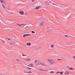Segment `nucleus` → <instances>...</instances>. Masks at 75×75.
Masks as SVG:
<instances>
[{"instance_id": "39", "label": "nucleus", "mask_w": 75, "mask_h": 75, "mask_svg": "<svg viewBox=\"0 0 75 75\" xmlns=\"http://www.w3.org/2000/svg\"><path fill=\"white\" fill-rule=\"evenodd\" d=\"M53 5H56V4H54V3H53Z\"/></svg>"}, {"instance_id": "43", "label": "nucleus", "mask_w": 75, "mask_h": 75, "mask_svg": "<svg viewBox=\"0 0 75 75\" xmlns=\"http://www.w3.org/2000/svg\"><path fill=\"white\" fill-rule=\"evenodd\" d=\"M23 56H25V55H24V54H23Z\"/></svg>"}, {"instance_id": "12", "label": "nucleus", "mask_w": 75, "mask_h": 75, "mask_svg": "<svg viewBox=\"0 0 75 75\" xmlns=\"http://www.w3.org/2000/svg\"><path fill=\"white\" fill-rule=\"evenodd\" d=\"M39 71H47L48 70H42L41 69H39Z\"/></svg>"}, {"instance_id": "27", "label": "nucleus", "mask_w": 75, "mask_h": 75, "mask_svg": "<svg viewBox=\"0 0 75 75\" xmlns=\"http://www.w3.org/2000/svg\"><path fill=\"white\" fill-rule=\"evenodd\" d=\"M60 72L59 71H57L56 72V74H60Z\"/></svg>"}, {"instance_id": "37", "label": "nucleus", "mask_w": 75, "mask_h": 75, "mask_svg": "<svg viewBox=\"0 0 75 75\" xmlns=\"http://www.w3.org/2000/svg\"><path fill=\"white\" fill-rule=\"evenodd\" d=\"M32 2H34V0H31Z\"/></svg>"}, {"instance_id": "8", "label": "nucleus", "mask_w": 75, "mask_h": 75, "mask_svg": "<svg viewBox=\"0 0 75 75\" xmlns=\"http://www.w3.org/2000/svg\"><path fill=\"white\" fill-rule=\"evenodd\" d=\"M41 64V65H42V66H44V67H45L46 66V65H45V64L42 63L41 62H40V65Z\"/></svg>"}, {"instance_id": "15", "label": "nucleus", "mask_w": 75, "mask_h": 75, "mask_svg": "<svg viewBox=\"0 0 75 75\" xmlns=\"http://www.w3.org/2000/svg\"><path fill=\"white\" fill-rule=\"evenodd\" d=\"M26 25L25 24H24V23L22 24V27H24Z\"/></svg>"}, {"instance_id": "30", "label": "nucleus", "mask_w": 75, "mask_h": 75, "mask_svg": "<svg viewBox=\"0 0 75 75\" xmlns=\"http://www.w3.org/2000/svg\"><path fill=\"white\" fill-rule=\"evenodd\" d=\"M60 74H61V75H62L63 74V72H60Z\"/></svg>"}, {"instance_id": "41", "label": "nucleus", "mask_w": 75, "mask_h": 75, "mask_svg": "<svg viewBox=\"0 0 75 75\" xmlns=\"http://www.w3.org/2000/svg\"><path fill=\"white\" fill-rule=\"evenodd\" d=\"M68 36L67 35H65V37H68Z\"/></svg>"}, {"instance_id": "22", "label": "nucleus", "mask_w": 75, "mask_h": 75, "mask_svg": "<svg viewBox=\"0 0 75 75\" xmlns=\"http://www.w3.org/2000/svg\"><path fill=\"white\" fill-rule=\"evenodd\" d=\"M35 33V32L34 31H32V34H34Z\"/></svg>"}, {"instance_id": "36", "label": "nucleus", "mask_w": 75, "mask_h": 75, "mask_svg": "<svg viewBox=\"0 0 75 75\" xmlns=\"http://www.w3.org/2000/svg\"><path fill=\"white\" fill-rule=\"evenodd\" d=\"M24 73H25L26 74H27V73H28V72L26 71H24Z\"/></svg>"}, {"instance_id": "42", "label": "nucleus", "mask_w": 75, "mask_h": 75, "mask_svg": "<svg viewBox=\"0 0 75 75\" xmlns=\"http://www.w3.org/2000/svg\"><path fill=\"white\" fill-rule=\"evenodd\" d=\"M8 40H10V39L9 38H8Z\"/></svg>"}, {"instance_id": "21", "label": "nucleus", "mask_w": 75, "mask_h": 75, "mask_svg": "<svg viewBox=\"0 0 75 75\" xmlns=\"http://www.w3.org/2000/svg\"><path fill=\"white\" fill-rule=\"evenodd\" d=\"M59 45H63L64 44H63V43L62 42H61V44H59Z\"/></svg>"}, {"instance_id": "14", "label": "nucleus", "mask_w": 75, "mask_h": 75, "mask_svg": "<svg viewBox=\"0 0 75 75\" xmlns=\"http://www.w3.org/2000/svg\"><path fill=\"white\" fill-rule=\"evenodd\" d=\"M27 45H28L30 46L31 45V43L30 42L27 43H26Z\"/></svg>"}, {"instance_id": "1", "label": "nucleus", "mask_w": 75, "mask_h": 75, "mask_svg": "<svg viewBox=\"0 0 75 75\" xmlns=\"http://www.w3.org/2000/svg\"><path fill=\"white\" fill-rule=\"evenodd\" d=\"M44 21L41 20L39 22V23L38 24L39 26L40 27H42L44 25Z\"/></svg>"}, {"instance_id": "13", "label": "nucleus", "mask_w": 75, "mask_h": 75, "mask_svg": "<svg viewBox=\"0 0 75 75\" xmlns=\"http://www.w3.org/2000/svg\"><path fill=\"white\" fill-rule=\"evenodd\" d=\"M69 74V72L66 71L65 73H64V74H67V75H68Z\"/></svg>"}, {"instance_id": "40", "label": "nucleus", "mask_w": 75, "mask_h": 75, "mask_svg": "<svg viewBox=\"0 0 75 75\" xmlns=\"http://www.w3.org/2000/svg\"><path fill=\"white\" fill-rule=\"evenodd\" d=\"M46 21H48V19H46Z\"/></svg>"}, {"instance_id": "16", "label": "nucleus", "mask_w": 75, "mask_h": 75, "mask_svg": "<svg viewBox=\"0 0 75 75\" xmlns=\"http://www.w3.org/2000/svg\"><path fill=\"white\" fill-rule=\"evenodd\" d=\"M69 69V70H74V69L72 67H70Z\"/></svg>"}, {"instance_id": "2", "label": "nucleus", "mask_w": 75, "mask_h": 75, "mask_svg": "<svg viewBox=\"0 0 75 75\" xmlns=\"http://www.w3.org/2000/svg\"><path fill=\"white\" fill-rule=\"evenodd\" d=\"M47 61L49 62L50 64L52 65V64H53L55 62L54 61L51 59H48L47 60Z\"/></svg>"}, {"instance_id": "26", "label": "nucleus", "mask_w": 75, "mask_h": 75, "mask_svg": "<svg viewBox=\"0 0 75 75\" xmlns=\"http://www.w3.org/2000/svg\"><path fill=\"white\" fill-rule=\"evenodd\" d=\"M28 14V13L27 12H26L25 13V16H27Z\"/></svg>"}, {"instance_id": "17", "label": "nucleus", "mask_w": 75, "mask_h": 75, "mask_svg": "<svg viewBox=\"0 0 75 75\" xmlns=\"http://www.w3.org/2000/svg\"><path fill=\"white\" fill-rule=\"evenodd\" d=\"M17 61H19L20 62H21V63H23V62L20 60L18 59H16Z\"/></svg>"}, {"instance_id": "20", "label": "nucleus", "mask_w": 75, "mask_h": 75, "mask_svg": "<svg viewBox=\"0 0 75 75\" xmlns=\"http://www.w3.org/2000/svg\"><path fill=\"white\" fill-rule=\"evenodd\" d=\"M2 43L4 44H6V42L4 41V40H2Z\"/></svg>"}, {"instance_id": "23", "label": "nucleus", "mask_w": 75, "mask_h": 75, "mask_svg": "<svg viewBox=\"0 0 75 75\" xmlns=\"http://www.w3.org/2000/svg\"><path fill=\"white\" fill-rule=\"evenodd\" d=\"M26 60H27V61H30V60H31V58H28L27 59H26Z\"/></svg>"}, {"instance_id": "6", "label": "nucleus", "mask_w": 75, "mask_h": 75, "mask_svg": "<svg viewBox=\"0 0 75 75\" xmlns=\"http://www.w3.org/2000/svg\"><path fill=\"white\" fill-rule=\"evenodd\" d=\"M41 61H38L37 63L36 64V65L38 66V65H40V63Z\"/></svg>"}, {"instance_id": "4", "label": "nucleus", "mask_w": 75, "mask_h": 75, "mask_svg": "<svg viewBox=\"0 0 75 75\" xmlns=\"http://www.w3.org/2000/svg\"><path fill=\"white\" fill-rule=\"evenodd\" d=\"M19 13L20 15L23 16V15H24V12L23 11H21L19 12Z\"/></svg>"}, {"instance_id": "38", "label": "nucleus", "mask_w": 75, "mask_h": 75, "mask_svg": "<svg viewBox=\"0 0 75 75\" xmlns=\"http://www.w3.org/2000/svg\"><path fill=\"white\" fill-rule=\"evenodd\" d=\"M73 58L74 59H75V56H73Z\"/></svg>"}, {"instance_id": "29", "label": "nucleus", "mask_w": 75, "mask_h": 75, "mask_svg": "<svg viewBox=\"0 0 75 75\" xmlns=\"http://www.w3.org/2000/svg\"><path fill=\"white\" fill-rule=\"evenodd\" d=\"M26 68L28 69H31L28 67H27Z\"/></svg>"}, {"instance_id": "18", "label": "nucleus", "mask_w": 75, "mask_h": 75, "mask_svg": "<svg viewBox=\"0 0 75 75\" xmlns=\"http://www.w3.org/2000/svg\"><path fill=\"white\" fill-rule=\"evenodd\" d=\"M2 7L4 9L5 8V6H4V5H3V4H2Z\"/></svg>"}, {"instance_id": "33", "label": "nucleus", "mask_w": 75, "mask_h": 75, "mask_svg": "<svg viewBox=\"0 0 75 75\" xmlns=\"http://www.w3.org/2000/svg\"><path fill=\"white\" fill-rule=\"evenodd\" d=\"M56 6H57V7H58V8L59 7V5H56Z\"/></svg>"}, {"instance_id": "24", "label": "nucleus", "mask_w": 75, "mask_h": 75, "mask_svg": "<svg viewBox=\"0 0 75 75\" xmlns=\"http://www.w3.org/2000/svg\"><path fill=\"white\" fill-rule=\"evenodd\" d=\"M35 64H37V62H38V61L37 60H35Z\"/></svg>"}, {"instance_id": "19", "label": "nucleus", "mask_w": 75, "mask_h": 75, "mask_svg": "<svg viewBox=\"0 0 75 75\" xmlns=\"http://www.w3.org/2000/svg\"><path fill=\"white\" fill-rule=\"evenodd\" d=\"M17 24L19 26V27H22V24H19L18 23H17Z\"/></svg>"}, {"instance_id": "7", "label": "nucleus", "mask_w": 75, "mask_h": 75, "mask_svg": "<svg viewBox=\"0 0 75 75\" xmlns=\"http://www.w3.org/2000/svg\"><path fill=\"white\" fill-rule=\"evenodd\" d=\"M0 3H3L4 4H6V2L3 0H0Z\"/></svg>"}, {"instance_id": "35", "label": "nucleus", "mask_w": 75, "mask_h": 75, "mask_svg": "<svg viewBox=\"0 0 75 75\" xmlns=\"http://www.w3.org/2000/svg\"><path fill=\"white\" fill-rule=\"evenodd\" d=\"M58 61H59V60H61V59H57Z\"/></svg>"}, {"instance_id": "9", "label": "nucleus", "mask_w": 75, "mask_h": 75, "mask_svg": "<svg viewBox=\"0 0 75 75\" xmlns=\"http://www.w3.org/2000/svg\"><path fill=\"white\" fill-rule=\"evenodd\" d=\"M28 67H33V64H31L29 65H28Z\"/></svg>"}, {"instance_id": "25", "label": "nucleus", "mask_w": 75, "mask_h": 75, "mask_svg": "<svg viewBox=\"0 0 75 75\" xmlns=\"http://www.w3.org/2000/svg\"><path fill=\"white\" fill-rule=\"evenodd\" d=\"M32 73V71H29L28 72V74H31Z\"/></svg>"}, {"instance_id": "10", "label": "nucleus", "mask_w": 75, "mask_h": 75, "mask_svg": "<svg viewBox=\"0 0 75 75\" xmlns=\"http://www.w3.org/2000/svg\"><path fill=\"white\" fill-rule=\"evenodd\" d=\"M45 3L46 4H47V5H49V3H48V2L47 1H45Z\"/></svg>"}, {"instance_id": "11", "label": "nucleus", "mask_w": 75, "mask_h": 75, "mask_svg": "<svg viewBox=\"0 0 75 75\" xmlns=\"http://www.w3.org/2000/svg\"><path fill=\"white\" fill-rule=\"evenodd\" d=\"M40 6H38L36 7L35 8V9H37V10H38V9H39V8H40Z\"/></svg>"}, {"instance_id": "34", "label": "nucleus", "mask_w": 75, "mask_h": 75, "mask_svg": "<svg viewBox=\"0 0 75 75\" xmlns=\"http://www.w3.org/2000/svg\"><path fill=\"white\" fill-rule=\"evenodd\" d=\"M67 68L69 69V68H69V66H67Z\"/></svg>"}, {"instance_id": "3", "label": "nucleus", "mask_w": 75, "mask_h": 75, "mask_svg": "<svg viewBox=\"0 0 75 75\" xmlns=\"http://www.w3.org/2000/svg\"><path fill=\"white\" fill-rule=\"evenodd\" d=\"M16 44V42L14 41H12L11 43H8L9 45H14Z\"/></svg>"}, {"instance_id": "31", "label": "nucleus", "mask_w": 75, "mask_h": 75, "mask_svg": "<svg viewBox=\"0 0 75 75\" xmlns=\"http://www.w3.org/2000/svg\"><path fill=\"white\" fill-rule=\"evenodd\" d=\"M6 13L7 14H9V12H8V11H6Z\"/></svg>"}, {"instance_id": "5", "label": "nucleus", "mask_w": 75, "mask_h": 75, "mask_svg": "<svg viewBox=\"0 0 75 75\" xmlns=\"http://www.w3.org/2000/svg\"><path fill=\"white\" fill-rule=\"evenodd\" d=\"M31 35V34H25V35H23V38H25V37L26 36H29V35Z\"/></svg>"}, {"instance_id": "28", "label": "nucleus", "mask_w": 75, "mask_h": 75, "mask_svg": "<svg viewBox=\"0 0 75 75\" xmlns=\"http://www.w3.org/2000/svg\"><path fill=\"white\" fill-rule=\"evenodd\" d=\"M51 48H53L54 47V45H52L51 46Z\"/></svg>"}, {"instance_id": "32", "label": "nucleus", "mask_w": 75, "mask_h": 75, "mask_svg": "<svg viewBox=\"0 0 75 75\" xmlns=\"http://www.w3.org/2000/svg\"><path fill=\"white\" fill-rule=\"evenodd\" d=\"M50 73H54V72L53 71H51L50 72Z\"/></svg>"}]
</instances>
